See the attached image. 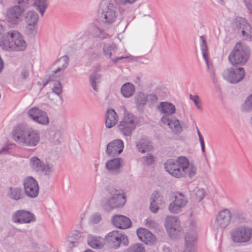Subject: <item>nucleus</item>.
<instances>
[{
    "label": "nucleus",
    "instance_id": "nucleus-1",
    "mask_svg": "<svg viewBox=\"0 0 252 252\" xmlns=\"http://www.w3.org/2000/svg\"><path fill=\"white\" fill-rule=\"evenodd\" d=\"M11 135L13 140L18 144L30 148L38 145L41 138L39 130L27 123L15 126Z\"/></svg>",
    "mask_w": 252,
    "mask_h": 252
},
{
    "label": "nucleus",
    "instance_id": "nucleus-2",
    "mask_svg": "<svg viewBox=\"0 0 252 252\" xmlns=\"http://www.w3.org/2000/svg\"><path fill=\"white\" fill-rule=\"evenodd\" d=\"M164 167L167 172L177 178L188 177L191 179L197 173L196 167L184 156H180L175 160H167L164 163Z\"/></svg>",
    "mask_w": 252,
    "mask_h": 252
},
{
    "label": "nucleus",
    "instance_id": "nucleus-3",
    "mask_svg": "<svg viewBox=\"0 0 252 252\" xmlns=\"http://www.w3.org/2000/svg\"><path fill=\"white\" fill-rule=\"evenodd\" d=\"M0 46L8 51H23L27 46L21 33L16 30H11L3 33L0 39Z\"/></svg>",
    "mask_w": 252,
    "mask_h": 252
},
{
    "label": "nucleus",
    "instance_id": "nucleus-4",
    "mask_svg": "<svg viewBox=\"0 0 252 252\" xmlns=\"http://www.w3.org/2000/svg\"><path fill=\"white\" fill-rule=\"evenodd\" d=\"M157 108L160 114L163 115L161 118L162 124L167 125L173 132L179 133L182 131L179 121L171 116L176 112V107L173 103L168 101L160 102Z\"/></svg>",
    "mask_w": 252,
    "mask_h": 252
},
{
    "label": "nucleus",
    "instance_id": "nucleus-5",
    "mask_svg": "<svg viewBox=\"0 0 252 252\" xmlns=\"http://www.w3.org/2000/svg\"><path fill=\"white\" fill-rule=\"evenodd\" d=\"M250 52L249 48L237 43L228 56V60L233 65L245 64L248 61Z\"/></svg>",
    "mask_w": 252,
    "mask_h": 252
},
{
    "label": "nucleus",
    "instance_id": "nucleus-6",
    "mask_svg": "<svg viewBox=\"0 0 252 252\" xmlns=\"http://www.w3.org/2000/svg\"><path fill=\"white\" fill-rule=\"evenodd\" d=\"M230 236L234 243H249L252 239V227L247 225L238 226L231 230Z\"/></svg>",
    "mask_w": 252,
    "mask_h": 252
},
{
    "label": "nucleus",
    "instance_id": "nucleus-7",
    "mask_svg": "<svg viewBox=\"0 0 252 252\" xmlns=\"http://www.w3.org/2000/svg\"><path fill=\"white\" fill-rule=\"evenodd\" d=\"M137 124L136 118L132 114L126 112L122 121L118 125L119 131L126 136H130Z\"/></svg>",
    "mask_w": 252,
    "mask_h": 252
},
{
    "label": "nucleus",
    "instance_id": "nucleus-8",
    "mask_svg": "<svg viewBox=\"0 0 252 252\" xmlns=\"http://www.w3.org/2000/svg\"><path fill=\"white\" fill-rule=\"evenodd\" d=\"M25 10V8L20 5L9 7L6 11V20L11 25H17L22 21Z\"/></svg>",
    "mask_w": 252,
    "mask_h": 252
},
{
    "label": "nucleus",
    "instance_id": "nucleus-9",
    "mask_svg": "<svg viewBox=\"0 0 252 252\" xmlns=\"http://www.w3.org/2000/svg\"><path fill=\"white\" fill-rule=\"evenodd\" d=\"M222 76L229 83L236 84L244 78L245 70L243 67L226 68L223 71Z\"/></svg>",
    "mask_w": 252,
    "mask_h": 252
},
{
    "label": "nucleus",
    "instance_id": "nucleus-10",
    "mask_svg": "<svg viewBox=\"0 0 252 252\" xmlns=\"http://www.w3.org/2000/svg\"><path fill=\"white\" fill-rule=\"evenodd\" d=\"M105 240L109 246L114 249H118L121 243L124 246H126L128 244L127 236L118 231H112L108 233L106 235Z\"/></svg>",
    "mask_w": 252,
    "mask_h": 252
},
{
    "label": "nucleus",
    "instance_id": "nucleus-11",
    "mask_svg": "<svg viewBox=\"0 0 252 252\" xmlns=\"http://www.w3.org/2000/svg\"><path fill=\"white\" fill-rule=\"evenodd\" d=\"M111 197L108 199L106 205L109 209L121 207L126 202V197L122 190L112 189L110 190Z\"/></svg>",
    "mask_w": 252,
    "mask_h": 252
},
{
    "label": "nucleus",
    "instance_id": "nucleus-12",
    "mask_svg": "<svg viewBox=\"0 0 252 252\" xmlns=\"http://www.w3.org/2000/svg\"><path fill=\"white\" fill-rule=\"evenodd\" d=\"M28 117L33 122L42 126H46L49 123L47 113L38 107H32L27 112Z\"/></svg>",
    "mask_w": 252,
    "mask_h": 252
},
{
    "label": "nucleus",
    "instance_id": "nucleus-13",
    "mask_svg": "<svg viewBox=\"0 0 252 252\" xmlns=\"http://www.w3.org/2000/svg\"><path fill=\"white\" fill-rule=\"evenodd\" d=\"M232 219V214L228 209L220 211L216 216L214 227L217 229L223 230L230 223Z\"/></svg>",
    "mask_w": 252,
    "mask_h": 252
},
{
    "label": "nucleus",
    "instance_id": "nucleus-14",
    "mask_svg": "<svg viewBox=\"0 0 252 252\" xmlns=\"http://www.w3.org/2000/svg\"><path fill=\"white\" fill-rule=\"evenodd\" d=\"M25 194L30 198H33L39 193V186L37 182L33 177L29 176L23 181Z\"/></svg>",
    "mask_w": 252,
    "mask_h": 252
},
{
    "label": "nucleus",
    "instance_id": "nucleus-15",
    "mask_svg": "<svg viewBox=\"0 0 252 252\" xmlns=\"http://www.w3.org/2000/svg\"><path fill=\"white\" fill-rule=\"evenodd\" d=\"M12 220L20 224L29 223L36 220L35 215L26 210H19L15 211L12 217Z\"/></svg>",
    "mask_w": 252,
    "mask_h": 252
},
{
    "label": "nucleus",
    "instance_id": "nucleus-16",
    "mask_svg": "<svg viewBox=\"0 0 252 252\" xmlns=\"http://www.w3.org/2000/svg\"><path fill=\"white\" fill-rule=\"evenodd\" d=\"M165 227L170 237L178 235L181 230L179 220L175 216H168L164 222Z\"/></svg>",
    "mask_w": 252,
    "mask_h": 252
},
{
    "label": "nucleus",
    "instance_id": "nucleus-17",
    "mask_svg": "<svg viewBox=\"0 0 252 252\" xmlns=\"http://www.w3.org/2000/svg\"><path fill=\"white\" fill-rule=\"evenodd\" d=\"M102 17L103 18V28L107 29V24L113 23L117 17V13L114 4L111 2L107 4L106 7L103 9Z\"/></svg>",
    "mask_w": 252,
    "mask_h": 252
},
{
    "label": "nucleus",
    "instance_id": "nucleus-18",
    "mask_svg": "<svg viewBox=\"0 0 252 252\" xmlns=\"http://www.w3.org/2000/svg\"><path fill=\"white\" fill-rule=\"evenodd\" d=\"M39 16L34 11H29L25 15L27 24L26 30L29 34H35L37 32V24Z\"/></svg>",
    "mask_w": 252,
    "mask_h": 252
},
{
    "label": "nucleus",
    "instance_id": "nucleus-19",
    "mask_svg": "<svg viewBox=\"0 0 252 252\" xmlns=\"http://www.w3.org/2000/svg\"><path fill=\"white\" fill-rule=\"evenodd\" d=\"M124 147V143L121 139H115L108 143L106 153L109 157H117L122 153Z\"/></svg>",
    "mask_w": 252,
    "mask_h": 252
},
{
    "label": "nucleus",
    "instance_id": "nucleus-20",
    "mask_svg": "<svg viewBox=\"0 0 252 252\" xmlns=\"http://www.w3.org/2000/svg\"><path fill=\"white\" fill-rule=\"evenodd\" d=\"M237 27L241 30V33L244 39L252 41V28L249 23L242 18L237 19Z\"/></svg>",
    "mask_w": 252,
    "mask_h": 252
},
{
    "label": "nucleus",
    "instance_id": "nucleus-21",
    "mask_svg": "<svg viewBox=\"0 0 252 252\" xmlns=\"http://www.w3.org/2000/svg\"><path fill=\"white\" fill-rule=\"evenodd\" d=\"M112 223L120 229H126L130 227L131 220L127 217L123 215H115L111 219Z\"/></svg>",
    "mask_w": 252,
    "mask_h": 252
},
{
    "label": "nucleus",
    "instance_id": "nucleus-22",
    "mask_svg": "<svg viewBox=\"0 0 252 252\" xmlns=\"http://www.w3.org/2000/svg\"><path fill=\"white\" fill-rule=\"evenodd\" d=\"M137 234L139 239L146 244H153L156 241L155 236L147 229L143 228L138 229Z\"/></svg>",
    "mask_w": 252,
    "mask_h": 252
},
{
    "label": "nucleus",
    "instance_id": "nucleus-23",
    "mask_svg": "<svg viewBox=\"0 0 252 252\" xmlns=\"http://www.w3.org/2000/svg\"><path fill=\"white\" fill-rule=\"evenodd\" d=\"M123 164V159L121 158H115L109 160L105 164L106 168L113 174H119L121 172V167Z\"/></svg>",
    "mask_w": 252,
    "mask_h": 252
},
{
    "label": "nucleus",
    "instance_id": "nucleus-24",
    "mask_svg": "<svg viewBox=\"0 0 252 252\" xmlns=\"http://www.w3.org/2000/svg\"><path fill=\"white\" fill-rule=\"evenodd\" d=\"M68 65V58L67 56H63L53 64V68H55L52 72L56 74L59 72L63 71Z\"/></svg>",
    "mask_w": 252,
    "mask_h": 252
},
{
    "label": "nucleus",
    "instance_id": "nucleus-25",
    "mask_svg": "<svg viewBox=\"0 0 252 252\" xmlns=\"http://www.w3.org/2000/svg\"><path fill=\"white\" fill-rule=\"evenodd\" d=\"M118 122L117 115L112 109H108L106 115L105 125L107 128L114 126Z\"/></svg>",
    "mask_w": 252,
    "mask_h": 252
},
{
    "label": "nucleus",
    "instance_id": "nucleus-26",
    "mask_svg": "<svg viewBox=\"0 0 252 252\" xmlns=\"http://www.w3.org/2000/svg\"><path fill=\"white\" fill-rule=\"evenodd\" d=\"M88 243L93 249H101L104 246V240L99 236L89 235Z\"/></svg>",
    "mask_w": 252,
    "mask_h": 252
},
{
    "label": "nucleus",
    "instance_id": "nucleus-27",
    "mask_svg": "<svg viewBox=\"0 0 252 252\" xmlns=\"http://www.w3.org/2000/svg\"><path fill=\"white\" fill-rule=\"evenodd\" d=\"M7 196L12 200L16 201L24 197L22 189L19 188L9 187L7 189Z\"/></svg>",
    "mask_w": 252,
    "mask_h": 252
},
{
    "label": "nucleus",
    "instance_id": "nucleus-28",
    "mask_svg": "<svg viewBox=\"0 0 252 252\" xmlns=\"http://www.w3.org/2000/svg\"><path fill=\"white\" fill-rule=\"evenodd\" d=\"M44 162L37 157L34 156L29 159V166L31 169L37 173L41 171Z\"/></svg>",
    "mask_w": 252,
    "mask_h": 252
},
{
    "label": "nucleus",
    "instance_id": "nucleus-29",
    "mask_svg": "<svg viewBox=\"0 0 252 252\" xmlns=\"http://www.w3.org/2000/svg\"><path fill=\"white\" fill-rule=\"evenodd\" d=\"M136 147L137 150L141 153L148 152L153 150V147L150 145V142L147 140L143 138L139 140L136 145Z\"/></svg>",
    "mask_w": 252,
    "mask_h": 252
},
{
    "label": "nucleus",
    "instance_id": "nucleus-30",
    "mask_svg": "<svg viewBox=\"0 0 252 252\" xmlns=\"http://www.w3.org/2000/svg\"><path fill=\"white\" fill-rule=\"evenodd\" d=\"M117 47L114 44H105L103 46V53L107 58H112L113 56L116 55Z\"/></svg>",
    "mask_w": 252,
    "mask_h": 252
},
{
    "label": "nucleus",
    "instance_id": "nucleus-31",
    "mask_svg": "<svg viewBox=\"0 0 252 252\" xmlns=\"http://www.w3.org/2000/svg\"><path fill=\"white\" fill-rule=\"evenodd\" d=\"M121 91L123 95L127 98L133 95L135 92V88L131 83H127L122 86Z\"/></svg>",
    "mask_w": 252,
    "mask_h": 252
},
{
    "label": "nucleus",
    "instance_id": "nucleus-32",
    "mask_svg": "<svg viewBox=\"0 0 252 252\" xmlns=\"http://www.w3.org/2000/svg\"><path fill=\"white\" fill-rule=\"evenodd\" d=\"M47 0H33V5L35 8L43 16L47 6Z\"/></svg>",
    "mask_w": 252,
    "mask_h": 252
},
{
    "label": "nucleus",
    "instance_id": "nucleus-33",
    "mask_svg": "<svg viewBox=\"0 0 252 252\" xmlns=\"http://www.w3.org/2000/svg\"><path fill=\"white\" fill-rule=\"evenodd\" d=\"M231 214L232 219L238 222H243L247 220L246 214L242 211L235 210Z\"/></svg>",
    "mask_w": 252,
    "mask_h": 252
},
{
    "label": "nucleus",
    "instance_id": "nucleus-34",
    "mask_svg": "<svg viewBox=\"0 0 252 252\" xmlns=\"http://www.w3.org/2000/svg\"><path fill=\"white\" fill-rule=\"evenodd\" d=\"M81 238V233L78 231H75L71 236L68 237L67 240V246L71 248L78 244Z\"/></svg>",
    "mask_w": 252,
    "mask_h": 252
},
{
    "label": "nucleus",
    "instance_id": "nucleus-35",
    "mask_svg": "<svg viewBox=\"0 0 252 252\" xmlns=\"http://www.w3.org/2000/svg\"><path fill=\"white\" fill-rule=\"evenodd\" d=\"M146 95L142 93L137 94L135 97V102L137 108H142L147 102Z\"/></svg>",
    "mask_w": 252,
    "mask_h": 252
},
{
    "label": "nucleus",
    "instance_id": "nucleus-36",
    "mask_svg": "<svg viewBox=\"0 0 252 252\" xmlns=\"http://www.w3.org/2000/svg\"><path fill=\"white\" fill-rule=\"evenodd\" d=\"M93 36L95 38L104 39L107 38L109 35L104 31L103 28H95L93 32Z\"/></svg>",
    "mask_w": 252,
    "mask_h": 252
},
{
    "label": "nucleus",
    "instance_id": "nucleus-37",
    "mask_svg": "<svg viewBox=\"0 0 252 252\" xmlns=\"http://www.w3.org/2000/svg\"><path fill=\"white\" fill-rule=\"evenodd\" d=\"M252 110V94H250L245 100V102L242 105V111L243 112H247Z\"/></svg>",
    "mask_w": 252,
    "mask_h": 252
},
{
    "label": "nucleus",
    "instance_id": "nucleus-38",
    "mask_svg": "<svg viewBox=\"0 0 252 252\" xmlns=\"http://www.w3.org/2000/svg\"><path fill=\"white\" fill-rule=\"evenodd\" d=\"M16 147L14 143H6L0 149V155H5L11 153Z\"/></svg>",
    "mask_w": 252,
    "mask_h": 252
},
{
    "label": "nucleus",
    "instance_id": "nucleus-39",
    "mask_svg": "<svg viewBox=\"0 0 252 252\" xmlns=\"http://www.w3.org/2000/svg\"><path fill=\"white\" fill-rule=\"evenodd\" d=\"M54 171V167L52 164L47 163L46 164L43 163L41 171L38 174H44L45 175L50 176Z\"/></svg>",
    "mask_w": 252,
    "mask_h": 252
},
{
    "label": "nucleus",
    "instance_id": "nucleus-40",
    "mask_svg": "<svg viewBox=\"0 0 252 252\" xmlns=\"http://www.w3.org/2000/svg\"><path fill=\"white\" fill-rule=\"evenodd\" d=\"M196 239V234L194 231L188 232L185 237V243L194 244Z\"/></svg>",
    "mask_w": 252,
    "mask_h": 252
},
{
    "label": "nucleus",
    "instance_id": "nucleus-41",
    "mask_svg": "<svg viewBox=\"0 0 252 252\" xmlns=\"http://www.w3.org/2000/svg\"><path fill=\"white\" fill-rule=\"evenodd\" d=\"M174 202L184 208L187 204V200L184 195L180 193L175 196Z\"/></svg>",
    "mask_w": 252,
    "mask_h": 252
},
{
    "label": "nucleus",
    "instance_id": "nucleus-42",
    "mask_svg": "<svg viewBox=\"0 0 252 252\" xmlns=\"http://www.w3.org/2000/svg\"><path fill=\"white\" fill-rule=\"evenodd\" d=\"M124 252H145V249L142 244H136L130 247Z\"/></svg>",
    "mask_w": 252,
    "mask_h": 252
},
{
    "label": "nucleus",
    "instance_id": "nucleus-43",
    "mask_svg": "<svg viewBox=\"0 0 252 252\" xmlns=\"http://www.w3.org/2000/svg\"><path fill=\"white\" fill-rule=\"evenodd\" d=\"M183 208L179 205V204H177L174 201L171 203H170L169 205L168 209L169 211L174 214H177L180 213L182 209Z\"/></svg>",
    "mask_w": 252,
    "mask_h": 252
},
{
    "label": "nucleus",
    "instance_id": "nucleus-44",
    "mask_svg": "<svg viewBox=\"0 0 252 252\" xmlns=\"http://www.w3.org/2000/svg\"><path fill=\"white\" fill-rule=\"evenodd\" d=\"M20 69V76L21 78L24 80H27L30 74V71L28 66L26 65L22 66Z\"/></svg>",
    "mask_w": 252,
    "mask_h": 252
},
{
    "label": "nucleus",
    "instance_id": "nucleus-45",
    "mask_svg": "<svg viewBox=\"0 0 252 252\" xmlns=\"http://www.w3.org/2000/svg\"><path fill=\"white\" fill-rule=\"evenodd\" d=\"M53 92L58 95H59L62 93L63 88L60 81H56L54 82Z\"/></svg>",
    "mask_w": 252,
    "mask_h": 252
},
{
    "label": "nucleus",
    "instance_id": "nucleus-46",
    "mask_svg": "<svg viewBox=\"0 0 252 252\" xmlns=\"http://www.w3.org/2000/svg\"><path fill=\"white\" fill-rule=\"evenodd\" d=\"M150 200L151 201H155V202L160 204L162 202V197L159 192L155 191L151 195Z\"/></svg>",
    "mask_w": 252,
    "mask_h": 252
},
{
    "label": "nucleus",
    "instance_id": "nucleus-47",
    "mask_svg": "<svg viewBox=\"0 0 252 252\" xmlns=\"http://www.w3.org/2000/svg\"><path fill=\"white\" fill-rule=\"evenodd\" d=\"M205 193L203 189H197L195 190V199L200 201L205 197Z\"/></svg>",
    "mask_w": 252,
    "mask_h": 252
},
{
    "label": "nucleus",
    "instance_id": "nucleus-48",
    "mask_svg": "<svg viewBox=\"0 0 252 252\" xmlns=\"http://www.w3.org/2000/svg\"><path fill=\"white\" fill-rule=\"evenodd\" d=\"M144 164L147 165H152L155 161L154 157L151 154L144 156L141 158Z\"/></svg>",
    "mask_w": 252,
    "mask_h": 252
},
{
    "label": "nucleus",
    "instance_id": "nucleus-49",
    "mask_svg": "<svg viewBox=\"0 0 252 252\" xmlns=\"http://www.w3.org/2000/svg\"><path fill=\"white\" fill-rule=\"evenodd\" d=\"M102 217L100 214L95 213L93 214L90 218V221L93 224L97 223L101 221Z\"/></svg>",
    "mask_w": 252,
    "mask_h": 252
},
{
    "label": "nucleus",
    "instance_id": "nucleus-50",
    "mask_svg": "<svg viewBox=\"0 0 252 252\" xmlns=\"http://www.w3.org/2000/svg\"><path fill=\"white\" fill-rule=\"evenodd\" d=\"M145 224L150 229H157L158 226V224L154 220L150 218L146 219Z\"/></svg>",
    "mask_w": 252,
    "mask_h": 252
},
{
    "label": "nucleus",
    "instance_id": "nucleus-51",
    "mask_svg": "<svg viewBox=\"0 0 252 252\" xmlns=\"http://www.w3.org/2000/svg\"><path fill=\"white\" fill-rule=\"evenodd\" d=\"M189 98L193 101L195 105L198 109L202 110V108L201 105V102L199 98V97L198 95H193L190 94Z\"/></svg>",
    "mask_w": 252,
    "mask_h": 252
},
{
    "label": "nucleus",
    "instance_id": "nucleus-52",
    "mask_svg": "<svg viewBox=\"0 0 252 252\" xmlns=\"http://www.w3.org/2000/svg\"><path fill=\"white\" fill-rule=\"evenodd\" d=\"M199 38L201 42L200 46L202 52L208 51V48L205 37L203 36H201Z\"/></svg>",
    "mask_w": 252,
    "mask_h": 252
},
{
    "label": "nucleus",
    "instance_id": "nucleus-53",
    "mask_svg": "<svg viewBox=\"0 0 252 252\" xmlns=\"http://www.w3.org/2000/svg\"><path fill=\"white\" fill-rule=\"evenodd\" d=\"M158 204L159 203L155 202V201H151L150 209L152 212L156 213L158 211L159 209Z\"/></svg>",
    "mask_w": 252,
    "mask_h": 252
},
{
    "label": "nucleus",
    "instance_id": "nucleus-54",
    "mask_svg": "<svg viewBox=\"0 0 252 252\" xmlns=\"http://www.w3.org/2000/svg\"><path fill=\"white\" fill-rule=\"evenodd\" d=\"M147 102H150L151 104H154L157 102L158 97L156 95L153 94H150L146 95Z\"/></svg>",
    "mask_w": 252,
    "mask_h": 252
},
{
    "label": "nucleus",
    "instance_id": "nucleus-55",
    "mask_svg": "<svg viewBox=\"0 0 252 252\" xmlns=\"http://www.w3.org/2000/svg\"><path fill=\"white\" fill-rule=\"evenodd\" d=\"M183 252H195L194 244L185 243V248Z\"/></svg>",
    "mask_w": 252,
    "mask_h": 252
},
{
    "label": "nucleus",
    "instance_id": "nucleus-56",
    "mask_svg": "<svg viewBox=\"0 0 252 252\" xmlns=\"http://www.w3.org/2000/svg\"><path fill=\"white\" fill-rule=\"evenodd\" d=\"M138 0H118V2L120 4L124 5L126 3L132 4Z\"/></svg>",
    "mask_w": 252,
    "mask_h": 252
},
{
    "label": "nucleus",
    "instance_id": "nucleus-57",
    "mask_svg": "<svg viewBox=\"0 0 252 252\" xmlns=\"http://www.w3.org/2000/svg\"><path fill=\"white\" fill-rule=\"evenodd\" d=\"M247 8L252 13V4H251L252 0H243Z\"/></svg>",
    "mask_w": 252,
    "mask_h": 252
},
{
    "label": "nucleus",
    "instance_id": "nucleus-58",
    "mask_svg": "<svg viewBox=\"0 0 252 252\" xmlns=\"http://www.w3.org/2000/svg\"><path fill=\"white\" fill-rule=\"evenodd\" d=\"M92 77H93V78H94V83H98L99 82V78L100 77V75L95 74L91 75L90 77V80L91 83V78Z\"/></svg>",
    "mask_w": 252,
    "mask_h": 252
},
{
    "label": "nucleus",
    "instance_id": "nucleus-59",
    "mask_svg": "<svg viewBox=\"0 0 252 252\" xmlns=\"http://www.w3.org/2000/svg\"><path fill=\"white\" fill-rule=\"evenodd\" d=\"M202 55L203 58L205 61V63L207 65L208 68H209V60H208V51L202 52Z\"/></svg>",
    "mask_w": 252,
    "mask_h": 252
},
{
    "label": "nucleus",
    "instance_id": "nucleus-60",
    "mask_svg": "<svg viewBox=\"0 0 252 252\" xmlns=\"http://www.w3.org/2000/svg\"><path fill=\"white\" fill-rule=\"evenodd\" d=\"M29 0H17V1L19 5L24 7L28 5Z\"/></svg>",
    "mask_w": 252,
    "mask_h": 252
},
{
    "label": "nucleus",
    "instance_id": "nucleus-61",
    "mask_svg": "<svg viewBox=\"0 0 252 252\" xmlns=\"http://www.w3.org/2000/svg\"><path fill=\"white\" fill-rule=\"evenodd\" d=\"M94 78H93V77L91 78V85H92V87H93V89L96 91V92H97L98 91V88L97 87V86L96 85L97 83H94Z\"/></svg>",
    "mask_w": 252,
    "mask_h": 252
},
{
    "label": "nucleus",
    "instance_id": "nucleus-62",
    "mask_svg": "<svg viewBox=\"0 0 252 252\" xmlns=\"http://www.w3.org/2000/svg\"><path fill=\"white\" fill-rule=\"evenodd\" d=\"M199 139V142H200L201 147V150L203 153H204L205 152V144H204L203 138H200Z\"/></svg>",
    "mask_w": 252,
    "mask_h": 252
},
{
    "label": "nucleus",
    "instance_id": "nucleus-63",
    "mask_svg": "<svg viewBox=\"0 0 252 252\" xmlns=\"http://www.w3.org/2000/svg\"><path fill=\"white\" fill-rule=\"evenodd\" d=\"M127 58V56H126V57L120 56V57H118L114 59H113L112 61L114 63H117L120 60L124 59L125 58Z\"/></svg>",
    "mask_w": 252,
    "mask_h": 252
},
{
    "label": "nucleus",
    "instance_id": "nucleus-64",
    "mask_svg": "<svg viewBox=\"0 0 252 252\" xmlns=\"http://www.w3.org/2000/svg\"><path fill=\"white\" fill-rule=\"evenodd\" d=\"M212 79L213 83L214 84H216L218 82V80H217V78L216 77V75L214 73H213L212 75Z\"/></svg>",
    "mask_w": 252,
    "mask_h": 252
}]
</instances>
